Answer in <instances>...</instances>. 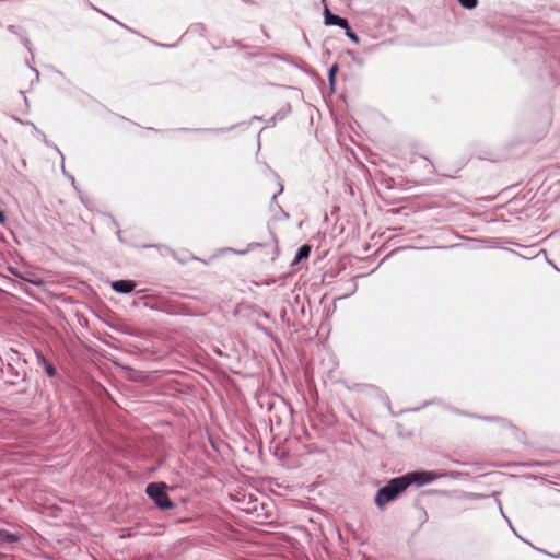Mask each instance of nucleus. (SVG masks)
I'll return each instance as SVG.
<instances>
[{"label": "nucleus", "instance_id": "f257e3e1", "mask_svg": "<svg viewBox=\"0 0 560 560\" xmlns=\"http://www.w3.org/2000/svg\"><path fill=\"white\" fill-rule=\"evenodd\" d=\"M435 476L431 471H411L402 476L390 479L385 486L381 487L374 498L375 505L380 510L395 501L410 486H423L432 482Z\"/></svg>", "mask_w": 560, "mask_h": 560}, {"label": "nucleus", "instance_id": "f03ea898", "mask_svg": "<svg viewBox=\"0 0 560 560\" xmlns=\"http://www.w3.org/2000/svg\"><path fill=\"white\" fill-rule=\"evenodd\" d=\"M500 422V428L498 430V438L502 443L508 445H524L526 447H532L533 444L528 441L527 434L525 431L520 429L517 425L505 419H497Z\"/></svg>", "mask_w": 560, "mask_h": 560}, {"label": "nucleus", "instance_id": "7ed1b4c3", "mask_svg": "<svg viewBox=\"0 0 560 560\" xmlns=\"http://www.w3.org/2000/svg\"><path fill=\"white\" fill-rule=\"evenodd\" d=\"M229 252H233L238 255H244V254L248 253V248L242 249V250L234 249L232 247L220 248L215 252V254H213L207 260V259L198 257L197 255H194L192 253H190L187 249V247H170V254L182 265L188 264L189 261H192V260H198V261L203 262L205 265H209L211 259H213L215 257L223 256V255L228 254Z\"/></svg>", "mask_w": 560, "mask_h": 560}, {"label": "nucleus", "instance_id": "20e7f679", "mask_svg": "<svg viewBox=\"0 0 560 560\" xmlns=\"http://www.w3.org/2000/svg\"><path fill=\"white\" fill-rule=\"evenodd\" d=\"M165 482H151L145 488V493L161 511H167L175 508L174 502L166 492Z\"/></svg>", "mask_w": 560, "mask_h": 560}, {"label": "nucleus", "instance_id": "39448f33", "mask_svg": "<svg viewBox=\"0 0 560 560\" xmlns=\"http://www.w3.org/2000/svg\"><path fill=\"white\" fill-rule=\"evenodd\" d=\"M3 373L7 377L5 382L10 385H20L26 381V373L19 372L12 364H8Z\"/></svg>", "mask_w": 560, "mask_h": 560}, {"label": "nucleus", "instance_id": "423d86ee", "mask_svg": "<svg viewBox=\"0 0 560 560\" xmlns=\"http://www.w3.org/2000/svg\"><path fill=\"white\" fill-rule=\"evenodd\" d=\"M324 23L325 25H337L341 28L348 30V21L336 14H332L327 5H325L324 10Z\"/></svg>", "mask_w": 560, "mask_h": 560}, {"label": "nucleus", "instance_id": "0eeeda50", "mask_svg": "<svg viewBox=\"0 0 560 560\" xmlns=\"http://www.w3.org/2000/svg\"><path fill=\"white\" fill-rule=\"evenodd\" d=\"M135 288L136 282L133 280H116L112 282V289L117 293H130Z\"/></svg>", "mask_w": 560, "mask_h": 560}, {"label": "nucleus", "instance_id": "6e6552de", "mask_svg": "<svg viewBox=\"0 0 560 560\" xmlns=\"http://www.w3.org/2000/svg\"><path fill=\"white\" fill-rule=\"evenodd\" d=\"M36 355H37L38 362L43 364L46 374L49 377H54L57 373L55 365L51 362H49L43 353L37 352Z\"/></svg>", "mask_w": 560, "mask_h": 560}, {"label": "nucleus", "instance_id": "1a4fd4ad", "mask_svg": "<svg viewBox=\"0 0 560 560\" xmlns=\"http://www.w3.org/2000/svg\"><path fill=\"white\" fill-rule=\"evenodd\" d=\"M311 248L312 247H299V250L291 264V267H292V271H296L295 269V266L302 261L303 259H306L308 258L310 254H311Z\"/></svg>", "mask_w": 560, "mask_h": 560}, {"label": "nucleus", "instance_id": "9d476101", "mask_svg": "<svg viewBox=\"0 0 560 560\" xmlns=\"http://www.w3.org/2000/svg\"><path fill=\"white\" fill-rule=\"evenodd\" d=\"M380 250H376L374 252L373 254L371 255H366L364 257H360V256H353V257H350L349 258V264L353 267L355 266L358 262L360 261H363V262H373L374 261V257L377 256Z\"/></svg>", "mask_w": 560, "mask_h": 560}, {"label": "nucleus", "instance_id": "9b49d317", "mask_svg": "<svg viewBox=\"0 0 560 560\" xmlns=\"http://www.w3.org/2000/svg\"><path fill=\"white\" fill-rule=\"evenodd\" d=\"M0 540L10 544L18 542L20 540V536L7 529H0Z\"/></svg>", "mask_w": 560, "mask_h": 560}, {"label": "nucleus", "instance_id": "f8f14e48", "mask_svg": "<svg viewBox=\"0 0 560 560\" xmlns=\"http://www.w3.org/2000/svg\"><path fill=\"white\" fill-rule=\"evenodd\" d=\"M462 7L465 9H475L478 4V0H458Z\"/></svg>", "mask_w": 560, "mask_h": 560}, {"label": "nucleus", "instance_id": "ddd939ff", "mask_svg": "<svg viewBox=\"0 0 560 560\" xmlns=\"http://www.w3.org/2000/svg\"><path fill=\"white\" fill-rule=\"evenodd\" d=\"M346 35H347V36H348L352 42H354L355 44H358V43H359V37H358V35H357L354 32H352V31L350 30V27H349V26H348V30H346Z\"/></svg>", "mask_w": 560, "mask_h": 560}, {"label": "nucleus", "instance_id": "4468645a", "mask_svg": "<svg viewBox=\"0 0 560 560\" xmlns=\"http://www.w3.org/2000/svg\"><path fill=\"white\" fill-rule=\"evenodd\" d=\"M5 221V214L3 211L0 210V223H4Z\"/></svg>", "mask_w": 560, "mask_h": 560}, {"label": "nucleus", "instance_id": "2eb2a0df", "mask_svg": "<svg viewBox=\"0 0 560 560\" xmlns=\"http://www.w3.org/2000/svg\"><path fill=\"white\" fill-rule=\"evenodd\" d=\"M336 71V66H334L331 69H330V78H332L334 73Z\"/></svg>", "mask_w": 560, "mask_h": 560}, {"label": "nucleus", "instance_id": "dca6fc26", "mask_svg": "<svg viewBox=\"0 0 560 560\" xmlns=\"http://www.w3.org/2000/svg\"><path fill=\"white\" fill-rule=\"evenodd\" d=\"M281 191V188L277 191V192H273L272 194V198H276L277 194Z\"/></svg>", "mask_w": 560, "mask_h": 560}, {"label": "nucleus", "instance_id": "f3484780", "mask_svg": "<svg viewBox=\"0 0 560 560\" xmlns=\"http://www.w3.org/2000/svg\"><path fill=\"white\" fill-rule=\"evenodd\" d=\"M9 270H10L11 273L15 275L13 268H9Z\"/></svg>", "mask_w": 560, "mask_h": 560}, {"label": "nucleus", "instance_id": "a211bd4d", "mask_svg": "<svg viewBox=\"0 0 560 560\" xmlns=\"http://www.w3.org/2000/svg\"><path fill=\"white\" fill-rule=\"evenodd\" d=\"M369 248H370L369 246H365L363 249H364V252H368Z\"/></svg>", "mask_w": 560, "mask_h": 560}, {"label": "nucleus", "instance_id": "6ab92c4d", "mask_svg": "<svg viewBox=\"0 0 560 560\" xmlns=\"http://www.w3.org/2000/svg\"><path fill=\"white\" fill-rule=\"evenodd\" d=\"M378 265H376L375 267L371 268V271H374L376 268H377Z\"/></svg>", "mask_w": 560, "mask_h": 560}]
</instances>
